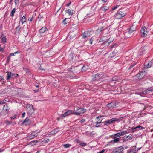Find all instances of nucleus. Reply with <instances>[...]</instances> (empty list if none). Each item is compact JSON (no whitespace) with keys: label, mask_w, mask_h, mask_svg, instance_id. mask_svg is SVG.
Wrapping results in <instances>:
<instances>
[{"label":"nucleus","mask_w":153,"mask_h":153,"mask_svg":"<svg viewBox=\"0 0 153 153\" xmlns=\"http://www.w3.org/2000/svg\"><path fill=\"white\" fill-rule=\"evenodd\" d=\"M135 30V28L133 26H132L128 30V31L125 33V36L126 37L129 38L132 36L133 35V32Z\"/></svg>","instance_id":"obj_1"},{"label":"nucleus","mask_w":153,"mask_h":153,"mask_svg":"<svg viewBox=\"0 0 153 153\" xmlns=\"http://www.w3.org/2000/svg\"><path fill=\"white\" fill-rule=\"evenodd\" d=\"M86 111V110L85 109L78 108L76 110V111L74 112L73 114L76 115H79L85 112Z\"/></svg>","instance_id":"obj_2"},{"label":"nucleus","mask_w":153,"mask_h":153,"mask_svg":"<svg viewBox=\"0 0 153 153\" xmlns=\"http://www.w3.org/2000/svg\"><path fill=\"white\" fill-rule=\"evenodd\" d=\"M126 15V13L124 11H120L117 13L115 15V17L117 19H120Z\"/></svg>","instance_id":"obj_3"},{"label":"nucleus","mask_w":153,"mask_h":153,"mask_svg":"<svg viewBox=\"0 0 153 153\" xmlns=\"http://www.w3.org/2000/svg\"><path fill=\"white\" fill-rule=\"evenodd\" d=\"M129 132L127 130L123 131L120 132L115 134L114 135V137L115 138L116 137H119L123 135L126 134L128 133H129Z\"/></svg>","instance_id":"obj_4"},{"label":"nucleus","mask_w":153,"mask_h":153,"mask_svg":"<svg viewBox=\"0 0 153 153\" xmlns=\"http://www.w3.org/2000/svg\"><path fill=\"white\" fill-rule=\"evenodd\" d=\"M123 148L122 146H120L112 149V152L114 153H121L123 151Z\"/></svg>","instance_id":"obj_5"},{"label":"nucleus","mask_w":153,"mask_h":153,"mask_svg":"<svg viewBox=\"0 0 153 153\" xmlns=\"http://www.w3.org/2000/svg\"><path fill=\"white\" fill-rule=\"evenodd\" d=\"M18 75V74H12L10 72H8L7 73V80H9L10 78L13 79L16 77Z\"/></svg>","instance_id":"obj_6"},{"label":"nucleus","mask_w":153,"mask_h":153,"mask_svg":"<svg viewBox=\"0 0 153 153\" xmlns=\"http://www.w3.org/2000/svg\"><path fill=\"white\" fill-rule=\"evenodd\" d=\"M73 113L74 112H73L72 110H68L66 112L62 114L61 116V117L63 118L69 115L74 114Z\"/></svg>","instance_id":"obj_7"},{"label":"nucleus","mask_w":153,"mask_h":153,"mask_svg":"<svg viewBox=\"0 0 153 153\" xmlns=\"http://www.w3.org/2000/svg\"><path fill=\"white\" fill-rule=\"evenodd\" d=\"M38 132L37 131L33 132L27 137V139H32L35 137L37 136V135L36 134Z\"/></svg>","instance_id":"obj_8"},{"label":"nucleus","mask_w":153,"mask_h":153,"mask_svg":"<svg viewBox=\"0 0 153 153\" xmlns=\"http://www.w3.org/2000/svg\"><path fill=\"white\" fill-rule=\"evenodd\" d=\"M142 31L143 33L142 36L143 37H146L148 34L149 33L147 29L145 27H143L142 29Z\"/></svg>","instance_id":"obj_9"},{"label":"nucleus","mask_w":153,"mask_h":153,"mask_svg":"<svg viewBox=\"0 0 153 153\" xmlns=\"http://www.w3.org/2000/svg\"><path fill=\"white\" fill-rule=\"evenodd\" d=\"M26 108L27 111H28L27 113H29L33 111L34 110L33 109V106L32 104H27L26 106Z\"/></svg>","instance_id":"obj_10"},{"label":"nucleus","mask_w":153,"mask_h":153,"mask_svg":"<svg viewBox=\"0 0 153 153\" xmlns=\"http://www.w3.org/2000/svg\"><path fill=\"white\" fill-rule=\"evenodd\" d=\"M30 121L28 118H27L22 123V125L27 126L30 124Z\"/></svg>","instance_id":"obj_11"},{"label":"nucleus","mask_w":153,"mask_h":153,"mask_svg":"<svg viewBox=\"0 0 153 153\" xmlns=\"http://www.w3.org/2000/svg\"><path fill=\"white\" fill-rule=\"evenodd\" d=\"M146 74V72L145 71H142L137 74V76H140V79H141L145 76Z\"/></svg>","instance_id":"obj_12"},{"label":"nucleus","mask_w":153,"mask_h":153,"mask_svg":"<svg viewBox=\"0 0 153 153\" xmlns=\"http://www.w3.org/2000/svg\"><path fill=\"white\" fill-rule=\"evenodd\" d=\"M0 39H1L2 42L3 43L6 42V39L5 36L3 34H0Z\"/></svg>","instance_id":"obj_13"},{"label":"nucleus","mask_w":153,"mask_h":153,"mask_svg":"<svg viewBox=\"0 0 153 153\" xmlns=\"http://www.w3.org/2000/svg\"><path fill=\"white\" fill-rule=\"evenodd\" d=\"M116 106V103L114 102H111L107 105V106L108 107H114Z\"/></svg>","instance_id":"obj_14"},{"label":"nucleus","mask_w":153,"mask_h":153,"mask_svg":"<svg viewBox=\"0 0 153 153\" xmlns=\"http://www.w3.org/2000/svg\"><path fill=\"white\" fill-rule=\"evenodd\" d=\"M153 91V89H148L143 91L142 94H146L147 93H149L150 92Z\"/></svg>","instance_id":"obj_15"},{"label":"nucleus","mask_w":153,"mask_h":153,"mask_svg":"<svg viewBox=\"0 0 153 153\" xmlns=\"http://www.w3.org/2000/svg\"><path fill=\"white\" fill-rule=\"evenodd\" d=\"M103 30V27H101L100 28H98L96 31V34L97 35H100L102 33V31Z\"/></svg>","instance_id":"obj_16"},{"label":"nucleus","mask_w":153,"mask_h":153,"mask_svg":"<svg viewBox=\"0 0 153 153\" xmlns=\"http://www.w3.org/2000/svg\"><path fill=\"white\" fill-rule=\"evenodd\" d=\"M144 128L141 127L140 125H138L137 127H133L131 128V130L133 131L134 132V130H135V129H138V130H141L142 129H144Z\"/></svg>","instance_id":"obj_17"},{"label":"nucleus","mask_w":153,"mask_h":153,"mask_svg":"<svg viewBox=\"0 0 153 153\" xmlns=\"http://www.w3.org/2000/svg\"><path fill=\"white\" fill-rule=\"evenodd\" d=\"M59 131V130L57 129H56L53 130L51 132H49V135H53L56 134Z\"/></svg>","instance_id":"obj_18"},{"label":"nucleus","mask_w":153,"mask_h":153,"mask_svg":"<svg viewBox=\"0 0 153 153\" xmlns=\"http://www.w3.org/2000/svg\"><path fill=\"white\" fill-rule=\"evenodd\" d=\"M90 35V33L89 32H85L83 34L82 37L84 38H85L87 37H88Z\"/></svg>","instance_id":"obj_19"},{"label":"nucleus","mask_w":153,"mask_h":153,"mask_svg":"<svg viewBox=\"0 0 153 153\" xmlns=\"http://www.w3.org/2000/svg\"><path fill=\"white\" fill-rule=\"evenodd\" d=\"M153 66V60H151L149 62L146 66L147 68H149Z\"/></svg>","instance_id":"obj_20"},{"label":"nucleus","mask_w":153,"mask_h":153,"mask_svg":"<svg viewBox=\"0 0 153 153\" xmlns=\"http://www.w3.org/2000/svg\"><path fill=\"white\" fill-rule=\"evenodd\" d=\"M69 15H72L73 14V11L71 10L68 9L65 11Z\"/></svg>","instance_id":"obj_21"},{"label":"nucleus","mask_w":153,"mask_h":153,"mask_svg":"<svg viewBox=\"0 0 153 153\" xmlns=\"http://www.w3.org/2000/svg\"><path fill=\"white\" fill-rule=\"evenodd\" d=\"M47 30V28L46 27H44L41 28L39 31L41 33H43L46 31Z\"/></svg>","instance_id":"obj_22"},{"label":"nucleus","mask_w":153,"mask_h":153,"mask_svg":"<svg viewBox=\"0 0 153 153\" xmlns=\"http://www.w3.org/2000/svg\"><path fill=\"white\" fill-rule=\"evenodd\" d=\"M102 121V120L99 122H97L95 123H94V126L96 127H99L100 126V125H101V121Z\"/></svg>","instance_id":"obj_23"},{"label":"nucleus","mask_w":153,"mask_h":153,"mask_svg":"<svg viewBox=\"0 0 153 153\" xmlns=\"http://www.w3.org/2000/svg\"><path fill=\"white\" fill-rule=\"evenodd\" d=\"M26 20V18L25 16H23L22 18V19L20 21H21L22 24H23L25 22Z\"/></svg>","instance_id":"obj_24"},{"label":"nucleus","mask_w":153,"mask_h":153,"mask_svg":"<svg viewBox=\"0 0 153 153\" xmlns=\"http://www.w3.org/2000/svg\"><path fill=\"white\" fill-rule=\"evenodd\" d=\"M108 7L107 6H104L103 7H102L100 9L102 11H105L108 9Z\"/></svg>","instance_id":"obj_25"},{"label":"nucleus","mask_w":153,"mask_h":153,"mask_svg":"<svg viewBox=\"0 0 153 153\" xmlns=\"http://www.w3.org/2000/svg\"><path fill=\"white\" fill-rule=\"evenodd\" d=\"M133 79H134L136 81H137L141 79L140 78V76H137V74L133 77Z\"/></svg>","instance_id":"obj_26"},{"label":"nucleus","mask_w":153,"mask_h":153,"mask_svg":"<svg viewBox=\"0 0 153 153\" xmlns=\"http://www.w3.org/2000/svg\"><path fill=\"white\" fill-rule=\"evenodd\" d=\"M119 141V139L118 138H115L114 137V139L111 141V142L114 143H117Z\"/></svg>","instance_id":"obj_27"},{"label":"nucleus","mask_w":153,"mask_h":153,"mask_svg":"<svg viewBox=\"0 0 153 153\" xmlns=\"http://www.w3.org/2000/svg\"><path fill=\"white\" fill-rule=\"evenodd\" d=\"M20 53V51H18L17 52H16L14 53H10V56H13L15 55L16 54L19 53Z\"/></svg>","instance_id":"obj_28"},{"label":"nucleus","mask_w":153,"mask_h":153,"mask_svg":"<svg viewBox=\"0 0 153 153\" xmlns=\"http://www.w3.org/2000/svg\"><path fill=\"white\" fill-rule=\"evenodd\" d=\"M63 146L65 148H68L71 146V145L69 144H64L63 145Z\"/></svg>","instance_id":"obj_29"},{"label":"nucleus","mask_w":153,"mask_h":153,"mask_svg":"<svg viewBox=\"0 0 153 153\" xmlns=\"http://www.w3.org/2000/svg\"><path fill=\"white\" fill-rule=\"evenodd\" d=\"M137 151L136 148H134L133 149L131 150L129 152V153H135Z\"/></svg>","instance_id":"obj_30"},{"label":"nucleus","mask_w":153,"mask_h":153,"mask_svg":"<svg viewBox=\"0 0 153 153\" xmlns=\"http://www.w3.org/2000/svg\"><path fill=\"white\" fill-rule=\"evenodd\" d=\"M95 77L96 79H99L102 78V76H100L99 74H97L95 75Z\"/></svg>","instance_id":"obj_31"},{"label":"nucleus","mask_w":153,"mask_h":153,"mask_svg":"<svg viewBox=\"0 0 153 153\" xmlns=\"http://www.w3.org/2000/svg\"><path fill=\"white\" fill-rule=\"evenodd\" d=\"M16 9L15 8L13 9L11 12V14L12 17H13L14 16V14L15 12Z\"/></svg>","instance_id":"obj_32"},{"label":"nucleus","mask_w":153,"mask_h":153,"mask_svg":"<svg viewBox=\"0 0 153 153\" xmlns=\"http://www.w3.org/2000/svg\"><path fill=\"white\" fill-rule=\"evenodd\" d=\"M110 120L111 121V123H112L115 121H118V120L115 118H113L110 119Z\"/></svg>","instance_id":"obj_33"},{"label":"nucleus","mask_w":153,"mask_h":153,"mask_svg":"<svg viewBox=\"0 0 153 153\" xmlns=\"http://www.w3.org/2000/svg\"><path fill=\"white\" fill-rule=\"evenodd\" d=\"M80 145L81 146H85L87 145V143H82L80 144Z\"/></svg>","instance_id":"obj_34"},{"label":"nucleus","mask_w":153,"mask_h":153,"mask_svg":"<svg viewBox=\"0 0 153 153\" xmlns=\"http://www.w3.org/2000/svg\"><path fill=\"white\" fill-rule=\"evenodd\" d=\"M118 79V77L117 76H114L113 77L112 79V80L113 81H116Z\"/></svg>","instance_id":"obj_35"},{"label":"nucleus","mask_w":153,"mask_h":153,"mask_svg":"<svg viewBox=\"0 0 153 153\" xmlns=\"http://www.w3.org/2000/svg\"><path fill=\"white\" fill-rule=\"evenodd\" d=\"M105 123L108 124H110L111 123V122L110 120H108L105 122Z\"/></svg>","instance_id":"obj_36"},{"label":"nucleus","mask_w":153,"mask_h":153,"mask_svg":"<svg viewBox=\"0 0 153 153\" xmlns=\"http://www.w3.org/2000/svg\"><path fill=\"white\" fill-rule=\"evenodd\" d=\"M8 106L7 105H5L4 107V110H5L6 111H7L8 109L7 108Z\"/></svg>","instance_id":"obj_37"},{"label":"nucleus","mask_w":153,"mask_h":153,"mask_svg":"<svg viewBox=\"0 0 153 153\" xmlns=\"http://www.w3.org/2000/svg\"><path fill=\"white\" fill-rule=\"evenodd\" d=\"M5 123L7 125H9V124H11V122H9L8 120H6L5 121Z\"/></svg>","instance_id":"obj_38"},{"label":"nucleus","mask_w":153,"mask_h":153,"mask_svg":"<svg viewBox=\"0 0 153 153\" xmlns=\"http://www.w3.org/2000/svg\"><path fill=\"white\" fill-rule=\"evenodd\" d=\"M119 5H117L115 7H114L112 9V10H115L117 9L118 7H119Z\"/></svg>","instance_id":"obj_39"},{"label":"nucleus","mask_w":153,"mask_h":153,"mask_svg":"<svg viewBox=\"0 0 153 153\" xmlns=\"http://www.w3.org/2000/svg\"><path fill=\"white\" fill-rule=\"evenodd\" d=\"M10 56H8V57H7V63H8L10 61Z\"/></svg>","instance_id":"obj_40"},{"label":"nucleus","mask_w":153,"mask_h":153,"mask_svg":"<svg viewBox=\"0 0 153 153\" xmlns=\"http://www.w3.org/2000/svg\"><path fill=\"white\" fill-rule=\"evenodd\" d=\"M67 19V18H65L63 21H62V23L64 25H65L67 24V23H66L65 21L66 19Z\"/></svg>","instance_id":"obj_41"},{"label":"nucleus","mask_w":153,"mask_h":153,"mask_svg":"<svg viewBox=\"0 0 153 153\" xmlns=\"http://www.w3.org/2000/svg\"><path fill=\"white\" fill-rule=\"evenodd\" d=\"M28 20L30 21H31L33 20V17H29L28 19Z\"/></svg>","instance_id":"obj_42"},{"label":"nucleus","mask_w":153,"mask_h":153,"mask_svg":"<svg viewBox=\"0 0 153 153\" xmlns=\"http://www.w3.org/2000/svg\"><path fill=\"white\" fill-rule=\"evenodd\" d=\"M4 79L3 78V77L1 76H0V81H1L2 80H4Z\"/></svg>","instance_id":"obj_43"},{"label":"nucleus","mask_w":153,"mask_h":153,"mask_svg":"<svg viewBox=\"0 0 153 153\" xmlns=\"http://www.w3.org/2000/svg\"><path fill=\"white\" fill-rule=\"evenodd\" d=\"M105 151V149H103L101 151L99 152H97V153H103Z\"/></svg>","instance_id":"obj_44"},{"label":"nucleus","mask_w":153,"mask_h":153,"mask_svg":"<svg viewBox=\"0 0 153 153\" xmlns=\"http://www.w3.org/2000/svg\"><path fill=\"white\" fill-rule=\"evenodd\" d=\"M85 119H83L81 120L80 122L81 123H83L85 122Z\"/></svg>","instance_id":"obj_45"},{"label":"nucleus","mask_w":153,"mask_h":153,"mask_svg":"<svg viewBox=\"0 0 153 153\" xmlns=\"http://www.w3.org/2000/svg\"><path fill=\"white\" fill-rule=\"evenodd\" d=\"M25 112H24L23 113V114H22V118H23L25 117Z\"/></svg>","instance_id":"obj_46"},{"label":"nucleus","mask_w":153,"mask_h":153,"mask_svg":"<svg viewBox=\"0 0 153 153\" xmlns=\"http://www.w3.org/2000/svg\"><path fill=\"white\" fill-rule=\"evenodd\" d=\"M92 41H93V39H91L89 41V43L91 45L92 44Z\"/></svg>","instance_id":"obj_47"},{"label":"nucleus","mask_w":153,"mask_h":153,"mask_svg":"<svg viewBox=\"0 0 153 153\" xmlns=\"http://www.w3.org/2000/svg\"><path fill=\"white\" fill-rule=\"evenodd\" d=\"M16 117V115H15L14 116H13L12 117H11V119H14Z\"/></svg>","instance_id":"obj_48"},{"label":"nucleus","mask_w":153,"mask_h":153,"mask_svg":"<svg viewBox=\"0 0 153 153\" xmlns=\"http://www.w3.org/2000/svg\"><path fill=\"white\" fill-rule=\"evenodd\" d=\"M15 3L16 4L18 3V0H15Z\"/></svg>","instance_id":"obj_49"},{"label":"nucleus","mask_w":153,"mask_h":153,"mask_svg":"<svg viewBox=\"0 0 153 153\" xmlns=\"http://www.w3.org/2000/svg\"><path fill=\"white\" fill-rule=\"evenodd\" d=\"M75 142L76 143H79V140L78 139H76L74 140Z\"/></svg>","instance_id":"obj_50"},{"label":"nucleus","mask_w":153,"mask_h":153,"mask_svg":"<svg viewBox=\"0 0 153 153\" xmlns=\"http://www.w3.org/2000/svg\"><path fill=\"white\" fill-rule=\"evenodd\" d=\"M4 103V102L0 100V104H2Z\"/></svg>","instance_id":"obj_51"},{"label":"nucleus","mask_w":153,"mask_h":153,"mask_svg":"<svg viewBox=\"0 0 153 153\" xmlns=\"http://www.w3.org/2000/svg\"><path fill=\"white\" fill-rule=\"evenodd\" d=\"M101 1L104 2H106L107 1V0H101Z\"/></svg>","instance_id":"obj_52"},{"label":"nucleus","mask_w":153,"mask_h":153,"mask_svg":"<svg viewBox=\"0 0 153 153\" xmlns=\"http://www.w3.org/2000/svg\"><path fill=\"white\" fill-rule=\"evenodd\" d=\"M85 66H83V67H82V69L83 70H84L85 71L86 70L85 69Z\"/></svg>","instance_id":"obj_53"},{"label":"nucleus","mask_w":153,"mask_h":153,"mask_svg":"<svg viewBox=\"0 0 153 153\" xmlns=\"http://www.w3.org/2000/svg\"><path fill=\"white\" fill-rule=\"evenodd\" d=\"M103 41V39H100V42H101L102 41Z\"/></svg>","instance_id":"obj_54"},{"label":"nucleus","mask_w":153,"mask_h":153,"mask_svg":"<svg viewBox=\"0 0 153 153\" xmlns=\"http://www.w3.org/2000/svg\"><path fill=\"white\" fill-rule=\"evenodd\" d=\"M3 150H2L0 149V153L1 152H2Z\"/></svg>","instance_id":"obj_55"},{"label":"nucleus","mask_w":153,"mask_h":153,"mask_svg":"<svg viewBox=\"0 0 153 153\" xmlns=\"http://www.w3.org/2000/svg\"><path fill=\"white\" fill-rule=\"evenodd\" d=\"M70 4V3H69V4H67V6H68Z\"/></svg>","instance_id":"obj_56"},{"label":"nucleus","mask_w":153,"mask_h":153,"mask_svg":"<svg viewBox=\"0 0 153 153\" xmlns=\"http://www.w3.org/2000/svg\"><path fill=\"white\" fill-rule=\"evenodd\" d=\"M108 41V40H107V39H106V40H105V41H105V42H106V41L107 42V41Z\"/></svg>","instance_id":"obj_57"},{"label":"nucleus","mask_w":153,"mask_h":153,"mask_svg":"<svg viewBox=\"0 0 153 153\" xmlns=\"http://www.w3.org/2000/svg\"><path fill=\"white\" fill-rule=\"evenodd\" d=\"M15 123H13L12 124V125H14V124H15Z\"/></svg>","instance_id":"obj_58"},{"label":"nucleus","mask_w":153,"mask_h":153,"mask_svg":"<svg viewBox=\"0 0 153 153\" xmlns=\"http://www.w3.org/2000/svg\"><path fill=\"white\" fill-rule=\"evenodd\" d=\"M99 117H97V118H99Z\"/></svg>","instance_id":"obj_59"},{"label":"nucleus","mask_w":153,"mask_h":153,"mask_svg":"<svg viewBox=\"0 0 153 153\" xmlns=\"http://www.w3.org/2000/svg\"><path fill=\"white\" fill-rule=\"evenodd\" d=\"M13 0H10V2H12V1Z\"/></svg>","instance_id":"obj_60"},{"label":"nucleus","mask_w":153,"mask_h":153,"mask_svg":"<svg viewBox=\"0 0 153 153\" xmlns=\"http://www.w3.org/2000/svg\"><path fill=\"white\" fill-rule=\"evenodd\" d=\"M39 153V152L38 151V152H37V153Z\"/></svg>","instance_id":"obj_61"}]
</instances>
